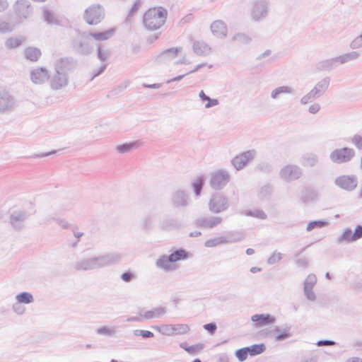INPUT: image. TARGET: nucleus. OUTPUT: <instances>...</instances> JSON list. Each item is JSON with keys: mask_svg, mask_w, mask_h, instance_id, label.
<instances>
[{"mask_svg": "<svg viewBox=\"0 0 362 362\" xmlns=\"http://www.w3.org/2000/svg\"><path fill=\"white\" fill-rule=\"evenodd\" d=\"M121 259L122 255L119 253H105L98 256L81 258L75 262L74 268L81 272L100 269L118 264Z\"/></svg>", "mask_w": 362, "mask_h": 362, "instance_id": "f257e3e1", "label": "nucleus"}, {"mask_svg": "<svg viewBox=\"0 0 362 362\" xmlns=\"http://www.w3.org/2000/svg\"><path fill=\"white\" fill-rule=\"evenodd\" d=\"M71 62L64 59H61L55 63V74L52 81L53 89L58 90L68 84L69 73L71 70Z\"/></svg>", "mask_w": 362, "mask_h": 362, "instance_id": "f03ea898", "label": "nucleus"}, {"mask_svg": "<svg viewBox=\"0 0 362 362\" xmlns=\"http://www.w3.org/2000/svg\"><path fill=\"white\" fill-rule=\"evenodd\" d=\"M167 13L163 7L151 8L144 15V23L150 30H157L165 23Z\"/></svg>", "mask_w": 362, "mask_h": 362, "instance_id": "7ed1b4c3", "label": "nucleus"}, {"mask_svg": "<svg viewBox=\"0 0 362 362\" xmlns=\"http://www.w3.org/2000/svg\"><path fill=\"white\" fill-rule=\"evenodd\" d=\"M105 16V11L100 5H93L87 8L84 13V20L89 25H97Z\"/></svg>", "mask_w": 362, "mask_h": 362, "instance_id": "20e7f679", "label": "nucleus"}, {"mask_svg": "<svg viewBox=\"0 0 362 362\" xmlns=\"http://www.w3.org/2000/svg\"><path fill=\"white\" fill-rule=\"evenodd\" d=\"M229 173L223 170H219L211 173L210 186L215 190L223 188L230 181Z\"/></svg>", "mask_w": 362, "mask_h": 362, "instance_id": "39448f33", "label": "nucleus"}, {"mask_svg": "<svg viewBox=\"0 0 362 362\" xmlns=\"http://www.w3.org/2000/svg\"><path fill=\"white\" fill-rule=\"evenodd\" d=\"M229 207V202L228 199L221 194H214L209 202V210L215 214H218L228 209Z\"/></svg>", "mask_w": 362, "mask_h": 362, "instance_id": "423d86ee", "label": "nucleus"}, {"mask_svg": "<svg viewBox=\"0 0 362 362\" xmlns=\"http://www.w3.org/2000/svg\"><path fill=\"white\" fill-rule=\"evenodd\" d=\"M291 327V325L288 323L284 324L281 326H274V329L270 332V334L274 338L276 341H283L293 336Z\"/></svg>", "mask_w": 362, "mask_h": 362, "instance_id": "0eeeda50", "label": "nucleus"}, {"mask_svg": "<svg viewBox=\"0 0 362 362\" xmlns=\"http://www.w3.org/2000/svg\"><path fill=\"white\" fill-rule=\"evenodd\" d=\"M222 220L220 216H203L196 219L195 224L201 228L211 229L219 225Z\"/></svg>", "mask_w": 362, "mask_h": 362, "instance_id": "6e6552de", "label": "nucleus"}, {"mask_svg": "<svg viewBox=\"0 0 362 362\" xmlns=\"http://www.w3.org/2000/svg\"><path fill=\"white\" fill-rule=\"evenodd\" d=\"M301 170L296 165H288L280 172L281 177L286 182L298 179L301 175Z\"/></svg>", "mask_w": 362, "mask_h": 362, "instance_id": "1a4fd4ad", "label": "nucleus"}, {"mask_svg": "<svg viewBox=\"0 0 362 362\" xmlns=\"http://www.w3.org/2000/svg\"><path fill=\"white\" fill-rule=\"evenodd\" d=\"M29 216L26 211H14L10 216V223L15 230H21L24 227V222Z\"/></svg>", "mask_w": 362, "mask_h": 362, "instance_id": "9d476101", "label": "nucleus"}, {"mask_svg": "<svg viewBox=\"0 0 362 362\" xmlns=\"http://www.w3.org/2000/svg\"><path fill=\"white\" fill-rule=\"evenodd\" d=\"M317 277L314 274H310L304 281L303 291L308 300L314 301L316 296L313 291L314 286L316 284Z\"/></svg>", "mask_w": 362, "mask_h": 362, "instance_id": "9b49d317", "label": "nucleus"}, {"mask_svg": "<svg viewBox=\"0 0 362 362\" xmlns=\"http://www.w3.org/2000/svg\"><path fill=\"white\" fill-rule=\"evenodd\" d=\"M189 331V327L186 324L167 325L163 328L162 334L165 335L185 334Z\"/></svg>", "mask_w": 362, "mask_h": 362, "instance_id": "f8f14e48", "label": "nucleus"}, {"mask_svg": "<svg viewBox=\"0 0 362 362\" xmlns=\"http://www.w3.org/2000/svg\"><path fill=\"white\" fill-rule=\"evenodd\" d=\"M171 202L173 206L176 208L187 207L189 204V199L187 194L182 190H177L173 193Z\"/></svg>", "mask_w": 362, "mask_h": 362, "instance_id": "ddd939ff", "label": "nucleus"}, {"mask_svg": "<svg viewBox=\"0 0 362 362\" xmlns=\"http://www.w3.org/2000/svg\"><path fill=\"white\" fill-rule=\"evenodd\" d=\"M335 184L342 189L352 190L357 185V180L354 176L343 175L336 179Z\"/></svg>", "mask_w": 362, "mask_h": 362, "instance_id": "4468645a", "label": "nucleus"}, {"mask_svg": "<svg viewBox=\"0 0 362 362\" xmlns=\"http://www.w3.org/2000/svg\"><path fill=\"white\" fill-rule=\"evenodd\" d=\"M241 240V238H228L226 236L215 238L206 240L204 243V246L206 247H214L219 245L228 244L231 243L238 242Z\"/></svg>", "mask_w": 362, "mask_h": 362, "instance_id": "2eb2a0df", "label": "nucleus"}, {"mask_svg": "<svg viewBox=\"0 0 362 362\" xmlns=\"http://www.w3.org/2000/svg\"><path fill=\"white\" fill-rule=\"evenodd\" d=\"M251 320L257 322V327L274 324L276 322V318L269 314H255L252 316Z\"/></svg>", "mask_w": 362, "mask_h": 362, "instance_id": "dca6fc26", "label": "nucleus"}, {"mask_svg": "<svg viewBox=\"0 0 362 362\" xmlns=\"http://www.w3.org/2000/svg\"><path fill=\"white\" fill-rule=\"evenodd\" d=\"M49 78V72L45 68H38L31 73V80L35 83H41Z\"/></svg>", "mask_w": 362, "mask_h": 362, "instance_id": "f3484780", "label": "nucleus"}, {"mask_svg": "<svg viewBox=\"0 0 362 362\" xmlns=\"http://www.w3.org/2000/svg\"><path fill=\"white\" fill-rule=\"evenodd\" d=\"M95 332L98 336L105 337H115L117 336V327L112 325L100 326L95 329Z\"/></svg>", "mask_w": 362, "mask_h": 362, "instance_id": "a211bd4d", "label": "nucleus"}, {"mask_svg": "<svg viewBox=\"0 0 362 362\" xmlns=\"http://www.w3.org/2000/svg\"><path fill=\"white\" fill-rule=\"evenodd\" d=\"M173 261L169 255H162L156 262V265L158 268L164 270L165 272H170L173 269L172 266Z\"/></svg>", "mask_w": 362, "mask_h": 362, "instance_id": "6ab92c4d", "label": "nucleus"}, {"mask_svg": "<svg viewBox=\"0 0 362 362\" xmlns=\"http://www.w3.org/2000/svg\"><path fill=\"white\" fill-rule=\"evenodd\" d=\"M144 317L145 320L160 318L166 314V308L165 307L156 308L151 310H144Z\"/></svg>", "mask_w": 362, "mask_h": 362, "instance_id": "aec40b11", "label": "nucleus"}, {"mask_svg": "<svg viewBox=\"0 0 362 362\" xmlns=\"http://www.w3.org/2000/svg\"><path fill=\"white\" fill-rule=\"evenodd\" d=\"M25 58L30 62H37L42 56L41 50L35 47H28L24 50Z\"/></svg>", "mask_w": 362, "mask_h": 362, "instance_id": "412c9836", "label": "nucleus"}, {"mask_svg": "<svg viewBox=\"0 0 362 362\" xmlns=\"http://www.w3.org/2000/svg\"><path fill=\"white\" fill-rule=\"evenodd\" d=\"M211 29L214 35L217 37H225L227 34L226 25L219 21L214 22L211 24Z\"/></svg>", "mask_w": 362, "mask_h": 362, "instance_id": "4be33fe9", "label": "nucleus"}, {"mask_svg": "<svg viewBox=\"0 0 362 362\" xmlns=\"http://www.w3.org/2000/svg\"><path fill=\"white\" fill-rule=\"evenodd\" d=\"M115 29L110 28L105 31L93 33L90 34V36L98 41H105L110 39L115 35Z\"/></svg>", "mask_w": 362, "mask_h": 362, "instance_id": "5701e85b", "label": "nucleus"}, {"mask_svg": "<svg viewBox=\"0 0 362 362\" xmlns=\"http://www.w3.org/2000/svg\"><path fill=\"white\" fill-rule=\"evenodd\" d=\"M273 192V186L266 184L259 187L257 191V197L260 200L269 199Z\"/></svg>", "mask_w": 362, "mask_h": 362, "instance_id": "b1692460", "label": "nucleus"}, {"mask_svg": "<svg viewBox=\"0 0 362 362\" xmlns=\"http://www.w3.org/2000/svg\"><path fill=\"white\" fill-rule=\"evenodd\" d=\"M317 199V194L310 189H305L301 192L300 199L305 204L314 202Z\"/></svg>", "mask_w": 362, "mask_h": 362, "instance_id": "393cba45", "label": "nucleus"}, {"mask_svg": "<svg viewBox=\"0 0 362 362\" xmlns=\"http://www.w3.org/2000/svg\"><path fill=\"white\" fill-rule=\"evenodd\" d=\"M170 259L173 262H176L181 260L187 259L189 254L183 248L177 249L173 251L170 255H169Z\"/></svg>", "mask_w": 362, "mask_h": 362, "instance_id": "a878e982", "label": "nucleus"}, {"mask_svg": "<svg viewBox=\"0 0 362 362\" xmlns=\"http://www.w3.org/2000/svg\"><path fill=\"white\" fill-rule=\"evenodd\" d=\"M245 348L247 355L251 356L259 355L263 353L266 349L265 345L264 344H253L250 346H245Z\"/></svg>", "mask_w": 362, "mask_h": 362, "instance_id": "bb28decb", "label": "nucleus"}, {"mask_svg": "<svg viewBox=\"0 0 362 362\" xmlns=\"http://www.w3.org/2000/svg\"><path fill=\"white\" fill-rule=\"evenodd\" d=\"M16 300L23 304H30L34 302V297L32 293L23 291L17 294L15 297Z\"/></svg>", "mask_w": 362, "mask_h": 362, "instance_id": "cd10ccee", "label": "nucleus"}, {"mask_svg": "<svg viewBox=\"0 0 362 362\" xmlns=\"http://www.w3.org/2000/svg\"><path fill=\"white\" fill-rule=\"evenodd\" d=\"M182 49L180 47H171L163 50L160 56L166 59H173L176 58L181 52Z\"/></svg>", "mask_w": 362, "mask_h": 362, "instance_id": "c85d7f7f", "label": "nucleus"}, {"mask_svg": "<svg viewBox=\"0 0 362 362\" xmlns=\"http://www.w3.org/2000/svg\"><path fill=\"white\" fill-rule=\"evenodd\" d=\"M24 41L22 37H11L6 42V46L9 49H14L20 47Z\"/></svg>", "mask_w": 362, "mask_h": 362, "instance_id": "c756f323", "label": "nucleus"}, {"mask_svg": "<svg viewBox=\"0 0 362 362\" xmlns=\"http://www.w3.org/2000/svg\"><path fill=\"white\" fill-rule=\"evenodd\" d=\"M204 184V178L203 176L198 177L194 181L192 182V186L193 187L194 192L197 196L200 195Z\"/></svg>", "mask_w": 362, "mask_h": 362, "instance_id": "7c9ffc66", "label": "nucleus"}, {"mask_svg": "<svg viewBox=\"0 0 362 362\" xmlns=\"http://www.w3.org/2000/svg\"><path fill=\"white\" fill-rule=\"evenodd\" d=\"M352 235H353V232H352L351 229L346 228L343 232V233L337 238L336 242L338 244H341V243H343L344 241L348 242V243L354 242L355 240H353Z\"/></svg>", "mask_w": 362, "mask_h": 362, "instance_id": "2f4dec72", "label": "nucleus"}, {"mask_svg": "<svg viewBox=\"0 0 362 362\" xmlns=\"http://www.w3.org/2000/svg\"><path fill=\"white\" fill-rule=\"evenodd\" d=\"M244 214L262 220H264L267 218V214L262 209L247 210L244 212Z\"/></svg>", "mask_w": 362, "mask_h": 362, "instance_id": "473e14b6", "label": "nucleus"}, {"mask_svg": "<svg viewBox=\"0 0 362 362\" xmlns=\"http://www.w3.org/2000/svg\"><path fill=\"white\" fill-rule=\"evenodd\" d=\"M329 224L328 221L325 220H315L308 223L306 230L310 231L315 228H322Z\"/></svg>", "mask_w": 362, "mask_h": 362, "instance_id": "72a5a7b5", "label": "nucleus"}, {"mask_svg": "<svg viewBox=\"0 0 362 362\" xmlns=\"http://www.w3.org/2000/svg\"><path fill=\"white\" fill-rule=\"evenodd\" d=\"M353 156L351 150L348 148H341L334 151L333 157L334 158H349Z\"/></svg>", "mask_w": 362, "mask_h": 362, "instance_id": "f704fd0d", "label": "nucleus"}, {"mask_svg": "<svg viewBox=\"0 0 362 362\" xmlns=\"http://www.w3.org/2000/svg\"><path fill=\"white\" fill-rule=\"evenodd\" d=\"M180 348L183 349L189 354H194L196 351L202 349L203 348V345L201 344H197L192 346H187V344L186 342L180 343Z\"/></svg>", "mask_w": 362, "mask_h": 362, "instance_id": "c9c22d12", "label": "nucleus"}, {"mask_svg": "<svg viewBox=\"0 0 362 362\" xmlns=\"http://www.w3.org/2000/svg\"><path fill=\"white\" fill-rule=\"evenodd\" d=\"M283 257V254L279 252L274 251L273 254L267 259V264L269 265H273L276 262H279Z\"/></svg>", "mask_w": 362, "mask_h": 362, "instance_id": "e433bc0d", "label": "nucleus"}, {"mask_svg": "<svg viewBox=\"0 0 362 362\" xmlns=\"http://www.w3.org/2000/svg\"><path fill=\"white\" fill-rule=\"evenodd\" d=\"M251 160H231V163L237 170L247 166Z\"/></svg>", "mask_w": 362, "mask_h": 362, "instance_id": "4c0bfd02", "label": "nucleus"}, {"mask_svg": "<svg viewBox=\"0 0 362 362\" xmlns=\"http://www.w3.org/2000/svg\"><path fill=\"white\" fill-rule=\"evenodd\" d=\"M134 336H141L144 339L152 338L154 334L152 332L144 329H135L133 331Z\"/></svg>", "mask_w": 362, "mask_h": 362, "instance_id": "58836bf2", "label": "nucleus"}, {"mask_svg": "<svg viewBox=\"0 0 362 362\" xmlns=\"http://www.w3.org/2000/svg\"><path fill=\"white\" fill-rule=\"evenodd\" d=\"M144 309H140L139 311V315L137 316L128 317L126 320L127 322H143L144 320Z\"/></svg>", "mask_w": 362, "mask_h": 362, "instance_id": "ea45409f", "label": "nucleus"}, {"mask_svg": "<svg viewBox=\"0 0 362 362\" xmlns=\"http://www.w3.org/2000/svg\"><path fill=\"white\" fill-rule=\"evenodd\" d=\"M153 223V216L152 215L146 216L142 221V226L145 229H150L152 228Z\"/></svg>", "mask_w": 362, "mask_h": 362, "instance_id": "a19ab883", "label": "nucleus"}, {"mask_svg": "<svg viewBox=\"0 0 362 362\" xmlns=\"http://www.w3.org/2000/svg\"><path fill=\"white\" fill-rule=\"evenodd\" d=\"M235 355L240 362L245 361L248 356L245 347L236 350Z\"/></svg>", "mask_w": 362, "mask_h": 362, "instance_id": "79ce46f5", "label": "nucleus"}, {"mask_svg": "<svg viewBox=\"0 0 362 362\" xmlns=\"http://www.w3.org/2000/svg\"><path fill=\"white\" fill-rule=\"evenodd\" d=\"M22 303L16 301L12 305L13 311L18 315H22L25 312V308L21 305Z\"/></svg>", "mask_w": 362, "mask_h": 362, "instance_id": "37998d69", "label": "nucleus"}, {"mask_svg": "<svg viewBox=\"0 0 362 362\" xmlns=\"http://www.w3.org/2000/svg\"><path fill=\"white\" fill-rule=\"evenodd\" d=\"M353 240H358L362 238V225H358L352 235Z\"/></svg>", "mask_w": 362, "mask_h": 362, "instance_id": "c03bdc74", "label": "nucleus"}, {"mask_svg": "<svg viewBox=\"0 0 362 362\" xmlns=\"http://www.w3.org/2000/svg\"><path fill=\"white\" fill-rule=\"evenodd\" d=\"M121 279L124 282L129 283V282L132 281V280L135 279L136 276L130 272H124L122 274Z\"/></svg>", "mask_w": 362, "mask_h": 362, "instance_id": "a18cd8bd", "label": "nucleus"}, {"mask_svg": "<svg viewBox=\"0 0 362 362\" xmlns=\"http://www.w3.org/2000/svg\"><path fill=\"white\" fill-rule=\"evenodd\" d=\"M204 329L206 330L211 334H214L217 329L216 324L215 322H210L204 325Z\"/></svg>", "mask_w": 362, "mask_h": 362, "instance_id": "49530a36", "label": "nucleus"}, {"mask_svg": "<svg viewBox=\"0 0 362 362\" xmlns=\"http://www.w3.org/2000/svg\"><path fill=\"white\" fill-rule=\"evenodd\" d=\"M309 264V260L306 257H302L296 261V265L300 268H306Z\"/></svg>", "mask_w": 362, "mask_h": 362, "instance_id": "de8ad7c7", "label": "nucleus"}, {"mask_svg": "<svg viewBox=\"0 0 362 362\" xmlns=\"http://www.w3.org/2000/svg\"><path fill=\"white\" fill-rule=\"evenodd\" d=\"M335 344H336V342L334 340H329V339L320 340V341H317V343H316V345L318 346H333Z\"/></svg>", "mask_w": 362, "mask_h": 362, "instance_id": "09e8293b", "label": "nucleus"}, {"mask_svg": "<svg viewBox=\"0 0 362 362\" xmlns=\"http://www.w3.org/2000/svg\"><path fill=\"white\" fill-rule=\"evenodd\" d=\"M175 226V221L173 219H166L162 222V228H168Z\"/></svg>", "mask_w": 362, "mask_h": 362, "instance_id": "8fccbe9b", "label": "nucleus"}, {"mask_svg": "<svg viewBox=\"0 0 362 362\" xmlns=\"http://www.w3.org/2000/svg\"><path fill=\"white\" fill-rule=\"evenodd\" d=\"M134 146V145L133 144H124V145L117 146V149L120 151H129L130 149H132Z\"/></svg>", "mask_w": 362, "mask_h": 362, "instance_id": "3c124183", "label": "nucleus"}, {"mask_svg": "<svg viewBox=\"0 0 362 362\" xmlns=\"http://www.w3.org/2000/svg\"><path fill=\"white\" fill-rule=\"evenodd\" d=\"M56 221H57L58 224L63 228H68L69 226V223L65 219H56Z\"/></svg>", "mask_w": 362, "mask_h": 362, "instance_id": "603ef678", "label": "nucleus"}, {"mask_svg": "<svg viewBox=\"0 0 362 362\" xmlns=\"http://www.w3.org/2000/svg\"><path fill=\"white\" fill-rule=\"evenodd\" d=\"M258 168L261 171H263L265 173L269 172L272 170V168L270 165H269L267 164L264 165V163L259 165Z\"/></svg>", "mask_w": 362, "mask_h": 362, "instance_id": "864d4df0", "label": "nucleus"}, {"mask_svg": "<svg viewBox=\"0 0 362 362\" xmlns=\"http://www.w3.org/2000/svg\"><path fill=\"white\" fill-rule=\"evenodd\" d=\"M207 102L208 103L205 105L206 107H210L218 104V100L216 99L209 98Z\"/></svg>", "mask_w": 362, "mask_h": 362, "instance_id": "5fc2aeb1", "label": "nucleus"}, {"mask_svg": "<svg viewBox=\"0 0 362 362\" xmlns=\"http://www.w3.org/2000/svg\"><path fill=\"white\" fill-rule=\"evenodd\" d=\"M317 357L316 356L306 357L301 360L300 362H317Z\"/></svg>", "mask_w": 362, "mask_h": 362, "instance_id": "6e6d98bb", "label": "nucleus"}, {"mask_svg": "<svg viewBox=\"0 0 362 362\" xmlns=\"http://www.w3.org/2000/svg\"><path fill=\"white\" fill-rule=\"evenodd\" d=\"M199 97L202 100V101H208V100L209 99V98L206 95V94L204 93V92L203 90H202L199 93Z\"/></svg>", "mask_w": 362, "mask_h": 362, "instance_id": "4d7b16f0", "label": "nucleus"}, {"mask_svg": "<svg viewBox=\"0 0 362 362\" xmlns=\"http://www.w3.org/2000/svg\"><path fill=\"white\" fill-rule=\"evenodd\" d=\"M7 7L6 0H0V11L4 10Z\"/></svg>", "mask_w": 362, "mask_h": 362, "instance_id": "13d9d810", "label": "nucleus"}, {"mask_svg": "<svg viewBox=\"0 0 362 362\" xmlns=\"http://www.w3.org/2000/svg\"><path fill=\"white\" fill-rule=\"evenodd\" d=\"M98 57L101 60L103 61L105 60L107 58L106 54L103 53L100 49H98Z\"/></svg>", "mask_w": 362, "mask_h": 362, "instance_id": "bf43d9fd", "label": "nucleus"}, {"mask_svg": "<svg viewBox=\"0 0 362 362\" xmlns=\"http://www.w3.org/2000/svg\"><path fill=\"white\" fill-rule=\"evenodd\" d=\"M5 102V105L0 107V110H4V109H7L11 106V102L7 100Z\"/></svg>", "mask_w": 362, "mask_h": 362, "instance_id": "052dcab7", "label": "nucleus"}, {"mask_svg": "<svg viewBox=\"0 0 362 362\" xmlns=\"http://www.w3.org/2000/svg\"><path fill=\"white\" fill-rule=\"evenodd\" d=\"M74 237L79 240V239L83 235V233L82 232H74Z\"/></svg>", "mask_w": 362, "mask_h": 362, "instance_id": "680f3d73", "label": "nucleus"}, {"mask_svg": "<svg viewBox=\"0 0 362 362\" xmlns=\"http://www.w3.org/2000/svg\"><path fill=\"white\" fill-rule=\"evenodd\" d=\"M261 270H262V269L260 267H252L250 268V272H252L253 274L259 272Z\"/></svg>", "mask_w": 362, "mask_h": 362, "instance_id": "e2e57ef3", "label": "nucleus"}, {"mask_svg": "<svg viewBox=\"0 0 362 362\" xmlns=\"http://www.w3.org/2000/svg\"><path fill=\"white\" fill-rule=\"evenodd\" d=\"M201 234H202V233H201V232H200V231L195 230V231H194V232L190 233L189 236H190V237H197V236L201 235Z\"/></svg>", "mask_w": 362, "mask_h": 362, "instance_id": "0e129e2a", "label": "nucleus"}, {"mask_svg": "<svg viewBox=\"0 0 362 362\" xmlns=\"http://www.w3.org/2000/svg\"><path fill=\"white\" fill-rule=\"evenodd\" d=\"M243 156L245 157V158H250L254 156V154L248 151V152L245 153Z\"/></svg>", "mask_w": 362, "mask_h": 362, "instance_id": "69168bd1", "label": "nucleus"}, {"mask_svg": "<svg viewBox=\"0 0 362 362\" xmlns=\"http://www.w3.org/2000/svg\"><path fill=\"white\" fill-rule=\"evenodd\" d=\"M348 362H362V359L359 358H352L349 359Z\"/></svg>", "mask_w": 362, "mask_h": 362, "instance_id": "338daca9", "label": "nucleus"}, {"mask_svg": "<svg viewBox=\"0 0 362 362\" xmlns=\"http://www.w3.org/2000/svg\"><path fill=\"white\" fill-rule=\"evenodd\" d=\"M255 253V250L252 248H248L246 250V254L247 255H252Z\"/></svg>", "mask_w": 362, "mask_h": 362, "instance_id": "774afa93", "label": "nucleus"}]
</instances>
